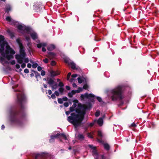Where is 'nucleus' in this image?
<instances>
[{
	"mask_svg": "<svg viewBox=\"0 0 159 159\" xmlns=\"http://www.w3.org/2000/svg\"><path fill=\"white\" fill-rule=\"evenodd\" d=\"M17 105L12 107L10 111L9 121L11 125L19 126L23 125V118L25 116V107L24 104L26 102V98L22 92L16 94Z\"/></svg>",
	"mask_w": 159,
	"mask_h": 159,
	"instance_id": "f257e3e1",
	"label": "nucleus"
},
{
	"mask_svg": "<svg viewBox=\"0 0 159 159\" xmlns=\"http://www.w3.org/2000/svg\"><path fill=\"white\" fill-rule=\"evenodd\" d=\"M84 105L81 103L78 104V108H75V113H72L67 118V121L72 124L75 128L80 125L84 119L86 112L84 111Z\"/></svg>",
	"mask_w": 159,
	"mask_h": 159,
	"instance_id": "f03ea898",
	"label": "nucleus"
},
{
	"mask_svg": "<svg viewBox=\"0 0 159 159\" xmlns=\"http://www.w3.org/2000/svg\"><path fill=\"white\" fill-rule=\"evenodd\" d=\"M0 53L3 57H6L8 60L13 58V55L15 52L8 45L5 38L2 35H0Z\"/></svg>",
	"mask_w": 159,
	"mask_h": 159,
	"instance_id": "7ed1b4c3",
	"label": "nucleus"
},
{
	"mask_svg": "<svg viewBox=\"0 0 159 159\" xmlns=\"http://www.w3.org/2000/svg\"><path fill=\"white\" fill-rule=\"evenodd\" d=\"M122 87L120 86H118L116 88L112 90L111 91V98L112 101H115L117 100L120 101L118 104L119 107L122 106L124 102L122 100L124 98L122 95Z\"/></svg>",
	"mask_w": 159,
	"mask_h": 159,
	"instance_id": "20e7f679",
	"label": "nucleus"
},
{
	"mask_svg": "<svg viewBox=\"0 0 159 159\" xmlns=\"http://www.w3.org/2000/svg\"><path fill=\"white\" fill-rule=\"evenodd\" d=\"M20 48V54H16L15 58L17 60V62L21 64L23 63V60L25 58L26 54L23 46Z\"/></svg>",
	"mask_w": 159,
	"mask_h": 159,
	"instance_id": "39448f33",
	"label": "nucleus"
},
{
	"mask_svg": "<svg viewBox=\"0 0 159 159\" xmlns=\"http://www.w3.org/2000/svg\"><path fill=\"white\" fill-rule=\"evenodd\" d=\"M61 137L63 138L65 140H67L66 136L64 134L57 133L55 135H52L50 136V139L49 140V142L51 143H54L55 139L57 138L60 139Z\"/></svg>",
	"mask_w": 159,
	"mask_h": 159,
	"instance_id": "423d86ee",
	"label": "nucleus"
},
{
	"mask_svg": "<svg viewBox=\"0 0 159 159\" xmlns=\"http://www.w3.org/2000/svg\"><path fill=\"white\" fill-rule=\"evenodd\" d=\"M48 84L51 87L52 90L56 89L57 87V84L51 78H47Z\"/></svg>",
	"mask_w": 159,
	"mask_h": 159,
	"instance_id": "0eeeda50",
	"label": "nucleus"
},
{
	"mask_svg": "<svg viewBox=\"0 0 159 159\" xmlns=\"http://www.w3.org/2000/svg\"><path fill=\"white\" fill-rule=\"evenodd\" d=\"M95 95L93 94H88L87 93H85L84 94H82L81 95L80 98L82 100H84V98H86L88 99L91 98H94Z\"/></svg>",
	"mask_w": 159,
	"mask_h": 159,
	"instance_id": "6e6552de",
	"label": "nucleus"
},
{
	"mask_svg": "<svg viewBox=\"0 0 159 159\" xmlns=\"http://www.w3.org/2000/svg\"><path fill=\"white\" fill-rule=\"evenodd\" d=\"M88 147L89 148L92 150V153L93 156H98V153L96 149V147L93 146V145L89 144L88 145Z\"/></svg>",
	"mask_w": 159,
	"mask_h": 159,
	"instance_id": "1a4fd4ad",
	"label": "nucleus"
},
{
	"mask_svg": "<svg viewBox=\"0 0 159 159\" xmlns=\"http://www.w3.org/2000/svg\"><path fill=\"white\" fill-rule=\"evenodd\" d=\"M46 154L44 153L37 154L36 155L35 159H46Z\"/></svg>",
	"mask_w": 159,
	"mask_h": 159,
	"instance_id": "9d476101",
	"label": "nucleus"
},
{
	"mask_svg": "<svg viewBox=\"0 0 159 159\" xmlns=\"http://www.w3.org/2000/svg\"><path fill=\"white\" fill-rule=\"evenodd\" d=\"M11 10V7L10 4H6L5 6V13L7 16L10 15L9 11Z\"/></svg>",
	"mask_w": 159,
	"mask_h": 159,
	"instance_id": "9b49d317",
	"label": "nucleus"
},
{
	"mask_svg": "<svg viewBox=\"0 0 159 159\" xmlns=\"http://www.w3.org/2000/svg\"><path fill=\"white\" fill-rule=\"evenodd\" d=\"M65 62L66 63H68L69 65H70L71 68L73 70H77L78 69V67H76V64L73 62H70V63L68 62V61L67 60H65Z\"/></svg>",
	"mask_w": 159,
	"mask_h": 159,
	"instance_id": "f8f14e48",
	"label": "nucleus"
},
{
	"mask_svg": "<svg viewBox=\"0 0 159 159\" xmlns=\"http://www.w3.org/2000/svg\"><path fill=\"white\" fill-rule=\"evenodd\" d=\"M48 56L47 57H48L50 60L52 59L55 58L56 56L55 53L52 52H48Z\"/></svg>",
	"mask_w": 159,
	"mask_h": 159,
	"instance_id": "ddd939ff",
	"label": "nucleus"
},
{
	"mask_svg": "<svg viewBox=\"0 0 159 159\" xmlns=\"http://www.w3.org/2000/svg\"><path fill=\"white\" fill-rule=\"evenodd\" d=\"M92 108L91 103L89 102L86 105H84V111L86 112V111L87 109H90Z\"/></svg>",
	"mask_w": 159,
	"mask_h": 159,
	"instance_id": "4468645a",
	"label": "nucleus"
},
{
	"mask_svg": "<svg viewBox=\"0 0 159 159\" xmlns=\"http://www.w3.org/2000/svg\"><path fill=\"white\" fill-rule=\"evenodd\" d=\"M51 76V77H54L60 74V73L58 71H55L51 70L50 71Z\"/></svg>",
	"mask_w": 159,
	"mask_h": 159,
	"instance_id": "2eb2a0df",
	"label": "nucleus"
},
{
	"mask_svg": "<svg viewBox=\"0 0 159 159\" xmlns=\"http://www.w3.org/2000/svg\"><path fill=\"white\" fill-rule=\"evenodd\" d=\"M56 48L54 44H51L48 46L47 49L49 51L53 50Z\"/></svg>",
	"mask_w": 159,
	"mask_h": 159,
	"instance_id": "dca6fc26",
	"label": "nucleus"
},
{
	"mask_svg": "<svg viewBox=\"0 0 159 159\" xmlns=\"http://www.w3.org/2000/svg\"><path fill=\"white\" fill-rule=\"evenodd\" d=\"M7 32L9 34L11 39H13V38L14 37V33L13 32H11L10 30L8 29L7 30Z\"/></svg>",
	"mask_w": 159,
	"mask_h": 159,
	"instance_id": "f3484780",
	"label": "nucleus"
},
{
	"mask_svg": "<svg viewBox=\"0 0 159 159\" xmlns=\"http://www.w3.org/2000/svg\"><path fill=\"white\" fill-rule=\"evenodd\" d=\"M97 123L100 126H101L102 125L103 123L102 118L101 117L99 118L97 121Z\"/></svg>",
	"mask_w": 159,
	"mask_h": 159,
	"instance_id": "a211bd4d",
	"label": "nucleus"
},
{
	"mask_svg": "<svg viewBox=\"0 0 159 159\" xmlns=\"http://www.w3.org/2000/svg\"><path fill=\"white\" fill-rule=\"evenodd\" d=\"M104 149L107 151H109L110 149V146L107 143H105L103 144Z\"/></svg>",
	"mask_w": 159,
	"mask_h": 159,
	"instance_id": "6ab92c4d",
	"label": "nucleus"
},
{
	"mask_svg": "<svg viewBox=\"0 0 159 159\" xmlns=\"http://www.w3.org/2000/svg\"><path fill=\"white\" fill-rule=\"evenodd\" d=\"M101 159H110L109 157L106 156L104 154H101L100 155ZM94 159H98V158H95Z\"/></svg>",
	"mask_w": 159,
	"mask_h": 159,
	"instance_id": "aec40b11",
	"label": "nucleus"
},
{
	"mask_svg": "<svg viewBox=\"0 0 159 159\" xmlns=\"http://www.w3.org/2000/svg\"><path fill=\"white\" fill-rule=\"evenodd\" d=\"M31 37L34 40H35L37 38V34L35 33H32L30 34Z\"/></svg>",
	"mask_w": 159,
	"mask_h": 159,
	"instance_id": "412c9836",
	"label": "nucleus"
},
{
	"mask_svg": "<svg viewBox=\"0 0 159 159\" xmlns=\"http://www.w3.org/2000/svg\"><path fill=\"white\" fill-rule=\"evenodd\" d=\"M16 41L18 44H19L20 48L23 47V44L21 42L20 40V39L18 38L16 39Z\"/></svg>",
	"mask_w": 159,
	"mask_h": 159,
	"instance_id": "4be33fe9",
	"label": "nucleus"
},
{
	"mask_svg": "<svg viewBox=\"0 0 159 159\" xmlns=\"http://www.w3.org/2000/svg\"><path fill=\"white\" fill-rule=\"evenodd\" d=\"M25 26H22L21 25H19L17 26V29L20 30L24 31Z\"/></svg>",
	"mask_w": 159,
	"mask_h": 159,
	"instance_id": "5701e85b",
	"label": "nucleus"
},
{
	"mask_svg": "<svg viewBox=\"0 0 159 159\" xmlns=\"http://www.w3.org/2000/svg\"><path fill=\"white\" fill-rule=\"evenodd\" d=\"M34 74L35 75V77L37 79V81H38V79L39 78H41V77L40 76L38 72H35Z\"/></svg>",
	"mask_w": 159,
	"mask_h": 159,
	"instance_id": "b1692460",
	"label": "nucleus"
},
{
	"mask_svg": "<svg viewBox=\"0 0 159 159\" xmlns=\"http://www.w3.org/2000/svg\"><path fill=\"white\" fill-rule=\"evenodd\" d=\"M78 139L79 140L84 139V136L82 134H79L77 136Z\"/></svg>",
	"mask_w": 159,
	"mask_h": 159,
	"instance_id": "393cba45",
	"label": "nucleus"
},
{
	"mask_svg": "<svg viewBox=\"0 0 159 159\" xmlns=\"http://www.w3.org/2000/svg\"><path fill=\"white\" fill-rule=\"evenodd\" d=\"M25 30L27 32H30V27L25 26L24 31Z\"/></svg>",
	"mask_w": 159,
	"mask_h": 159,
	"instance_id": "a878e982",
	"label": "nucleus"
},
{
	"mask_svg": "<svg viewBox=\"0 0 159 159\" xmlns=\"http://www.w3.org/2000/svg\"><path fill=\"white\" fill-rule=\"evenodd\" d=\"M88 127H92L94 125V122H93L91 123H88L86 124Z\"/></svg>",
	"mask_w": 159,
	"mask_h": 159,
	"instance_id": "bb28decb",
	"label": "nucleus"
},
{
	"mask_svg": "<svg viewBox=\"0 0 159 159\" xmlns=\"http://www.w3.org/2000/svg\"><path fill=\"white\" fill-rule=\"evenodd\" d=\"M98 137L102 138L103 137L102 133L101 131L98 130Z\"/></svg>",
	"mask_w": 159,
	"mask_h": 159,
	"instance_id": "cd10ccee",
	"label": "nucleus"
},
{
	"mask_svg": "<svg viewBox=\"0 0 159 159\" xmlns=\"http://www.w3.org/2000/svg\"><path fill=\"white\" fill-rule=\"evenodd\" d=\"M64 90V89L63 87H60L59 89V91L61 94H62Z\"/></svg>",
	"mask_w": 159,
	"mask_h": 159,
	"instance_id": "c85d7f7f",
	"label": "nucleus"
},
{
	"mask_svg": "<svg viewBox=\"0 0 159 159\" xmlns=\"http://www.w3.org/2000/svg\"><path fill=\"white\" fill-rule=\"evenodd\" d=\"M6 19L7 20V21L8 22L11 21V17L9 16H7L6 17Z\"/></svg>",
	"mask_w": 159,
	"mask_h": 159,
	"instance_id": "c756f323",
	"label": "nucleus"
},
{
	"mask_svg": "<svg viewBox=\"0 0 159 159\" xmlns=\"http://www.w3.org/2000/svg\"><path fill=\"white\" fill-rule=\"evenodd\" d=\"M100 113V111L98 110H97L95 113V116L96 117H98L99 116Z\"/></svg>",
	"mask_w": 159,
	"mask_h": 159,
	"instance_id": "7c9ffc66",
	"label": "nucleus"
},
{
	"mask_svg": "<svg viewBox=\"0 0 159 159\" xmlns=\"http://www.w3.org/2000/svg\"><path fill=\"white\" fill-rule=\"evenodd\" d=\"M77 80L78 81V82L80 84H81L82 83L83 81H84V80H82L80 78L78 77L77 78Z\"/></svg>",
	"mask_w": 159,
	"mask_h": 159,
	"instance_id": "2f4dec72",
	"label": "nucleus"
},
{
	"mask_svg": "<svg viewBox=\"0 0 159 159\" xmlns=\"http://www.w3.org/2000/svg\"><path fill=\"white\" fill-rule=\"evenodd\" d=\"M58 86L60 87H63L64 86L63 83L61 82H60L58 84Z\"/></svg>",
	"mask_w": 159,
	"mask_h": 159,
	"instance_id": "473e14b6",
	"label": "nucleus"
},
{
	"mask_svg": "<svg viewBox=\"0 0 159 159\" xmlns=\"http://www.w3.org/2000/svg\"><path fill=\"white\" fill-rule=\"evenodd\" d=\"M58 102L59 104H62L63 103V100H62V99H61V98H58Z\"/></svg>",
	"mask_w": 159,
	"mask_h": 159,
	"instance_id": "72a5a7b5",
	"label": "nucleus"
},
{
	"mask_svg": "<svg viewBox=\"0 0 159 159\" xmlns=\"http://www.w3.org/2000/svg\"><path fill=\"white\" fill-rule=\"evenodd\" d=\"M5 58H6V57H3L2 56V57H0V62H2L5 60Z\"/></svg>",
	"mask_w": 159,
	"mask_h": 159,
	"instance_id": "f704fd0d",
	"label": "nucleus"
},
{
	"mask_svg": "<svg viewBox=\"0 0 159 159\" xmlns=\"http://www.w3.org/2000/svg\"><path fill=\"white\" fill-rule=\"evenodd\" d=\"M69 110L71 112H72L74 111H75V109L73 108L72 107H70Z\"/></svg>",
	"mask_w": 159,
	"mask_h": 159,
	"instance_id": "c9c22d12",
	"label": "nucleus"
},
{
	"mask_svg": "<svg viewBox=\"0 0 159 159\" xmlns=\"http://www.w3.org/2000/svg\"><path fill=\"white\" fill-rule=\"evenodd\" d=\"M89 88L88 85L87 84H85L83 86V89H87Z\"/></svg>",
	"mask_w": 159,
	"mask_h": 159,
	"instance_id": "e433bc0d",
	"label": "nucleus"
},
{
	"mask_svg": "<svg viewBox=\"0 0 159 159\" xmlns=\"http://www.w3.org/2000/svg\"><path fill=\"white\" fill-rule=\"evenodd\" d=\"M38 65V64L37 63H35L33 64L32 67L34 68H36Z\"/></svg>",
	"mask_w": 159,
	"mask_h": 159,
	"instance_id": "4c0bfd02",
	"label": "nucleus"
},
{
	"mask_svg": "<svg viewBox=\"0 0 159 159\" xmlns=\"http://www.w3.org/2000/svg\"><path fill=\"white\" fill-rule=\"evenodd\" d=\"M82 90V89L81 87H79L77 90H76V91H77V93H80L81 91Z\"/></svg>",
	"mask_w": 159,
	"mask_h": 159,
	"instance_id": "58836bf2",
	"label": "nucleus"
},
{
	"mask_svg": "<svg viewBox=\"0 0 159 159\" xmlns=\"http://www.w3.org/2000/svg\"><path fill=\"white\" fill-rule=\"evenodd\" d=\"M71 75V73L70 72H69L67 75V80H69L70 78V75Z\"/></svg>",
	"mask_w": 159,
	"mask_h": 159,
	"instance_id": "ea45409f",
	"label": "nucleus"
},
{
	"mask_svg": "<svg viewBox=\"0 0 159 159\" xmlns=\"http://www.w3.org/2000/svg\"><path fill=\"white\" fill-rule=\"evenodd\" d=\"M43 61L45 63H48V58H46L45 59H43Z\"/></svg>",
	"mask_w": 159,
	"mask_h": 159,
	"instance_id": "a19ab883",
	"label": "nucleus"
},
{
	"mask_svg": "<svg viewBox=\"0 0 159 159\" xmlns=\"http://www.w3.org/2000/svg\"><path fill=\"white\" fill-rule=\"evenodd\" d=\"M45 71L44 70H42L41 71V75L42 76H44L45 75Z\"/></svg>",
	"mask_w": 159,
	"mask_h": 159,
	"instance_id": "79ce46f5",
	"label": "nucleus"
},
{
	"mask_svg": "<svg viewBox=\"0 0 159 159\" xmlns=\"http://www.w3.org/2000/svg\"><path fill=\"white\" fill-rule=\"evenodd\" d=\"M25 39L28 42H30V37L26 36L25 37Z\"/></svg>",
	"mask_w": 159,
	"mask_h": 159,
	"instance_id": "37998d69",
	"label": "nucleus"
},
{
	"mask_svg": "<svg viewBox=\"0 0 159 159\" xmlns=\"http://www.w3.org/2000/svg\"><path fill=\"white\" fill-rule=\"evenodd\" d=\"M51 64L52 66H54L56 64L55 61H51Z\"/></svg>",
	"mask_w": 159,
	"mask_h": 159,
	"instance_id": "c03bdc74",
	"label": "nucleus"
},
{
	"mask_svg": "<svg viewBox=\"0 0 159 159\" xmlns=\"http://www.w3.org/2000/svg\"><path fill=\"white\" fill-rule=\"evenodd\" d=\"M77 91H76V90H72L71 92L72 93V94H73V95H74L75 94V93H77Z\"/></svg>",
	"mask_w": 159,
	"mask_h": 159,
	"instance_id": "a18cd8bd",
	"label": "nucleus"
},
{
	"mask_svg": "<svg viewBox=\"0 0 159 159\" xmlns=\"http://www.w3.org/2000/svg\"><path fill=\"white\" fill-rule=\"evenodd\" d=\"M24 72L25 73L27 74L29 73V71L28 69L26 68L24 70Z\"/></svg>",
	"mask_w": 159,
	"mask_h": 159,
	"instance_id": "49530a36",
	"label": "nucleus"
},
{
	"mask_svg": "<svg viewBox=\"0 0 159 159\" xmlns=\"http://www.w3.org/2000/svg\"><path fill=\"white\" fill-rule=\"evenodd\" d=\"M37 46L38 48H40L41 47H42L41 43L37 44Z\"/></svg>",
	"mask_w": 159,
	"mask_h": 159,
	"instance_id": "de8ad7c7",
	"label": "nucleus"
},
{
	"mask_svg": "<svg viewBox=\"0 0 159 159\" xmlns=\"http://www.w3.org/2000/svg\"><path fill=\"white\" fill-rule=\"evenodd\" d=\"M42 69V67L40 66H39L37 67V70L38 71H41Z\"/></svg>",
	"mask_w": 159,
	"mask_h": 159,
	"instance_id": "09e8293b",
	"label": "nucleus"
},
{
	"mask_svg": "<svg viewBox=\"0 0 159 159\" xmlns=\"http://www.w3.org/2000/svg\"><path fill=\"white\" fill-rule=\"evenodd\" d=\"M97 100L99 102H101L102 101V98L99 97H97Z\"/></svg>",
	"mask_w": 159,
	"mask_h": 159,
	"instance_id": "8fccbe9b",
	"label": "nucleus"
},
{
	"mask_svg": "<svg viewBox=\"0 0 159 159\" xmlns=\"http://www.w3.org/2000/svg\"><path fill=\"white\" fill-rule=\"evenodd\" d=\"M64 106L66 107H67L69 106V103L67 102H65L64 103Z\"/></svg>",
	"mask_w": 159,
	"mask_h": 159,
	"instance_id": "3c124183",
	"label": "nucleus"
},
{
	"mask_svg": "<svg viewBox=\"0 0 159 159\" xmlns=\"http://www.w3.org/2000/svg\"><path fill=\"white\" fill-rule=\"evenodd\" d=\"M73 94H72L71 92L69 93L68 94V96L70 98H72L73 97Z\"/></svg>",
	"mask_w": 159,
	"mask_h": 159,
	"instance_id": "603ef678",
	"label": "nucleus"
},
{
	"mask_svg": "<svg viewBox=\"0 0 159 159\" xmlns=\"http://www.w3.org/2000/svg\"><path fill=\"white\" fill-rule=\"evenodd\" d=\"M21 67L22 68H24L26 66V64L25 63H22Z\"/></svg>",
	"mask_w": 159,
	"mask_h": 159,
	"instance_id": "864d4df0",
	"label": "nucleus"
},
{
	"mask_svg": "<svg viewBox=\"0 0 159 159\" xmlns=\"http://www.w3.org/2000/svg\"><path fill=\"white\" fill-rule=\"evenodd\" d=\"M54 93L57 96H58L59 95V93L57 91H55L54 92Z\"/></svg>",
	"mask_w": 159,
	"mask_h": 159,
	"instance_id": "5fc2aeb1",
	"label": "nucleus"
},
{
	"mask_svg": "<svg viewBox=\"0 0 159 159\" xmlns=\"http://www.w3.org/2000/svg\"><path fill=\"white\" fill-rule=\"evenodd\" d=\"M25 60L24 61H25V62L26 63H28L29 62V59L28 58H25V59H24Z\"/></svg>",
	"mask_w": 159,
	"mask_h": 159,
	"instance_id": "6e6d98bb",
	"label": "nucleus"
},
{
	"mask_svg": "<svg viewBox=\"0 0 159 159\" xmlns=\"http://www.w3.org/2000/svg\"><path fill=\"white\" fill-rule=\"evenodd\" d=\"M51 98H52V99H55L56 98V96L55 95V93L54 94V93H52V95H51Z\"/></svg>",
	"mask_w": 159,
	"mask_h": 159,
	"instance_id": "4d7b16f0",
	"label": "nucleus"
},
{
	"mask_svg": "<svg viewBox=\"0 0 159 159\" xmlns=\"http://www.w3.org/2000/svg\"><path fill=\"white\" fill-rule=\"evenodd\" d=\"M62 99L64 101H67L68 100V98L66 97H63Z\"/></svg>",
	"mask_w": 159,
	"mask_h": 159,
	"instance_id": "13d9d810",
	"label": "nucleus"
},
{
	"mask_svg": "<svg viewBox=\"0 0 159 159\" xmlns=\"http://www.w3.org/2000/svg\"><path fill=\"white\" fill-rule=\"evenodd\" d=\"M76 106H77L76 104L75 103H73V105H72V107L75 109V108L76 107Z\"/></svg>",
	"mask_w": 159,
	"mask_h": 159,
	"instance_id": "bf43d9fd",
	"label": "nucleus"
},
{
	"mask_svg": "<svg viewBox=\"0 0 159 159\" xmlns=\"http://www.w3.org/2000/svg\"><path fill=\"white\" fill-rule=\"evenodd\" d=\"M88 136L90 138H91V139H92L93 138V137L90 134V133H88Z\"/></svg>",
	"mask_w": 159,
	"mask_h": 159,
	"instance_id": "052dcab7",
	"label": "nucleus"
},
{
	"mask_svg": "<svg viewBox=\"0 0 159 159\" xmlns=\"http://www.w3.org/2000/svg\"><path fill=\"white\" fill-rule=\"evenodd\" d=\"M16 63L15 61V60H12L11 61V64L12 65H14Z\"/></svg>",
	"mask_w": 159,
	"mask_h": 159,
	"instance_id": "680f3d73",
	"label": "nucleus"
},
{
	"mask_svg": "<svg viewBox=\"0 0 159 159\" xmlns=\"http://www.w3.org/2000/svg\"><path fill=\"white\" fill-rule=\"evenodd\" d=\"M77 76V74H73L71 76L73 78H75Z\"/></svg>",
	"mask_w": 159,
	"mask_h": 159,
	"instance_id": "e2e57ef3",
	"label": "nucleus"
},
{
	"mask_svg": "<svg viewBox=\"0 0 159 159\" xmlns=\"http://www.w3.org/2000/svg\"><path fill=\"white\" fill-rule=\"evenodd\" d=\"M42 50L43 52H45L46 51V49L44 47H42Z\"/></svg>",
	"mask_w": 159,
	"mask_h": 159,
	"instance_id": "0e129e2a",
	"label": "nucleus"
},
{
	"mask_svg": "<svg viewBox=\"0 0 159 159\" xmlns=\"http://www.w3.org/2000/svg\"><path fill=\"white\" fill-rule=\"evenodd\" d=\"M42 47H44L46 46L47 44L46 43H41Z\"/></svg>",
	"mask_w": 159,
	"mask_h": 159,
	"instance_id": "69168bd1",
	"label": "nucleus"
},
{
	"mask_svg": "<svg viewBox=\"0 0 159 159\" xmlns=\"http://www.w3.org/2000/svg\"><path fill=\"white\" fill-rule=\"evenodd\" d=\"M32 65L30 63H28L27 65V67L29 68H31Z\"/></svg>",
	"mask_w": 159,
	"mask_h": 159,
	"instance_id": "338daca9",
	"label": "nucleus"
},
{
	"mask_svg": "<svg viewBox=\"0 0 159 159\" xmlns=\"http://www.w3.org/2000/svg\"><path fill=\"white\" fill-rule=\"evenodd\" d=\"M70 112H71L70 111V110L67 111H66V115H68L70 113Z\"/></svg>",
	"mask_w": 159,
	"mask_h": 159,
	"instance_id": "774afa93",
	"label": "nucleus"
}]
</instances>
